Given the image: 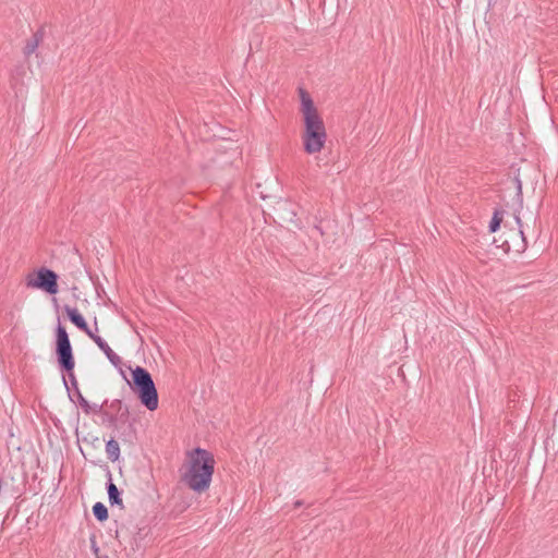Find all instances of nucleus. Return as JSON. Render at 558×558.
<instances>
[{
    "instance_id": "obj_1",
    "label": "nucleus",
    "mask_w": 558,
    "mask_h": 558,
    "mask_svg": "<svg viewBox=\"0 0 558 558\" xmlns=\"http://www.w3.org/2000/svg\"><path fill=\"white\" fill-rule=\"evenodd\" d=\"M301 99V112L303 114L304 130L302 142L304 151L308 155L319 153L326 143L327 132L323 118L311 95L303 88H299Z\"/></svg>"
},
{
    "instance_id": "obj_2",
    "label": "nucleus",
    "mask_w": 558,
    "mask_h": 558,
    "mask_svg": "<svg viewBox=\"0 0 558 558\" xmlns=\"http://www.w3.org/2000/svg\"><path fill=\"white\" fill-rule=\"evenodd\" d=\"M187 469L182 474V482L197 494L205 493L211 483L215 472L214 454L201 447H196L186 453Z\"/></svg>"
},
{
    "instance_id": "obj_3",
    "label": "nucleus",
    "mask_w": 558,
    "mask_h": 558,
    "mask_svg": "<svg viewBox=\"0 0 558 558\" xmlns=\"http://www.w3.org/2000/svg\"><path fill=\"white\" fill-rule=\"evenodd\" d=\"M56 353L58 356V363L60 367L70 374L72 381L75 383V377L73 375L74 368V357L72 353V347L70 343V339L68 332L64 327L61 325L57 328V348Z\"/></svg>"
},
{
    "instance_id": "obj_4",
    "label": "nucleus",
    "mask_w": 558,
    "mask_h": 558,
    "mask_svg": "<svg viewBox=\"0 0 558 558\" xmlns=\"http://www.w3.org/2000/svg\"><path fill=\"white\" fill-rule=\"evenodd\" d=\"M118 526L116 530V537L125 549L130 548L133 553L138 548L137 535L140 527L136 520H130L125 517L117 521Z\"/></svg>"
},
{
    "instance_id": "obj_5",
    "label": "nucleus",
    "mask_w": 558,
    "mask_h": 558,
    "mask_svg": "<svg viewBox=\"0 0 558 558\" xmlns=\"http://www.w3.org/2000/svg\"><path fill=\"white\" fill-rule=\"evenodd\" d=\"M26 286L33 289H41L49 294H56L58 292V276L54 271L41 267L36 277L34 275L26 277Z\"/></svg>"
},
{
    "instance_id": "obj_6",
    "label": "nucleus",
    "mask_w": 558,
    "mask_h": 558,
    "mask_svg": "<svg viewBox=\"0 0 558 558\" xmlns=\"http://www.w3.org/2000/svg\"><path fill=\"white\" fill-rule=\"evenodd\" d=\"M159 405V396L151 374L142 367V407L155 411Z\"/></svg>"
},
{
    "instance_id": "obj_7",
    "label": "nucleus",
    "mask_w": 558,
    "mask_h": 558,
    "mask_svg": "<svg viewBox=\"0 0 558 558\" xmlns=\"http://www.w3.org/2000/svg\"><path fill=\"white\" fill-rule=\"evenodd\" d=\"M64 311L69 317V319L82 331H88V325L85 322L84 317L80 314L77 308L70 307L69 305L64 306Z\"/></svg>"
},
{
    "instance_id": "obj_8",
    "label": "nucleus",
    "mask_w": 558,
    "mask_h": 558,
    "mask_svg": "<svg viewBox=\"0 0 558 558\" xmlns=\"http://www.w3.org/2000/svg\"><path fill=\"white\" fill-rule=\"evenodd\" d=\"M43 31H37L36 33H34L33 36L26 40V44L23 49L24 56L28 58L32 53H34L40 45V43L43 41Z\"/></svg>"
},
{
    "instance_id": "obj_9",
    "label": "nucleus",
    "mask_w": 558,
    "mask_h": 558,
    "mask_svg": "<svg viewBox=\"0 0 558 558\" xmlns=\"http://www.w3.org/2000/svg\"><path fill=\"white\" fill-rule=\"evenodd\" d=\"M94 342L98 345V348L106 354V356L108 357V360L114 365V366H119V364L121 363V360L119 357V355H117L112 350L111 348L108 345V343L101 338V337H97V338H94Z\"/></svg>"
},
{
    "instance_id": "obj_10",
    "label": "nucleus",
    "mask_w": 558,
    "mask_h": 558,
    "mask_svg": "<svg viewBox=\"0 0 558 558\" xmlns=\"http://www.w3.org/2000/svg\"><path fill=\"white\" fill-rule=\"evenodd\" d=\"M108 475H109V483L107 485V492H108L109 502L111 506L117 505L122 509L123 502H122V499L120 496V492H119L117 485L112 483L111 474L108 473Z\"/></svg>"
},
{
    "instance_id": "obj_11",
    "label": "nucleus",
    "mask_w": 558,
    "mask_h": 558,
    "mask_svg": "<svg viewBox=\"0 0 558 558\" xmlns=\"http://www.w3.org/2000/svg\"><path fill=\"white\" fill-rule=\"evenodd\" d=\"M131 372L132 379H128L122 368H120L121 374L123 375L124 379L126 380L130 388L140 396V366H136L135 368H132L131 366L128 367Z\"/></svg>"
},
{
    "instance_id": "obj_12",
    "label": "nucleus",
    "mask_w": 558,
    "mask_h": 558,
    "mask_svg": "<svg viewBox=\"0 0 558 558\" xmlns=\"http://www.w3.org/2000/svg\"><path fill=\"white\" fill-rule=\"evenodd\" d=\"M106 453L109 460L112 462L117 461L120 456L119 444L114 439H110L106 444Z\"/></svg>"
},
{
    "instance_id": "obj_13",
    "label": "nucleus",
    "mask_w": 558,
    "mask_h": 558,
    "mask_svg": "<svg viewBox=\"0 0 558 558\" xmlns=\"http://www.w3.org/2000/svg\"><path fill=\"white\" fill-rule=\"evenodd\" d=\"M93 513L95 518L100 522L108 519V509L102 502H96L93 506Z\"/></svg>"
},
{
    "instance_id": "obj_14",
    "label": "nucleus",
    "mask_w": 558,
    "mask_h": 558,
    "mask_svg": "<svg viewBox=\"0 0 558 558\" xmlns=\"http://www.w3.org/2000/svg\"><path fill=\"white\" fill-rule=\"evenodd\" d=\"M501 222H502V211L495 210L493 214L492 220L489 221V225H488L489 232L494 233L497 230H499Z\"/></svg>"
},
{
    "instance_id": "obj_15",
    "label": "nucleus",
    "mask_w": 558,
    "mask_h": 558,
    "mask_svg": "<svg viewBox=\"0 0 558 558\" xmlns=\"http://www.w3.org/2000/svg\"><path fill=\"white\" fill-rule=\"evenodd\" d=\"M4 319H5V322H7L9 325H12V326H14V327H16V326H17L19 319H17L16 314H15L13 311H10V312L5 313V315H4Z\"/></svg>"
},
{
    "instance_id": "obj_16",
    "label": "nucleus",
    "mask_w": 558,
    "mask_h": 558,
    "mask_svg": "<svg viewBox=\"0 0 558 558\" xmlns=\"http://www.w3.org/2000/svg\"><path fill=\"white\" fill-rule=\"evenodd\" d=\"M514 182H515V189H517V196L522 197V182L519 179V177L514 178Z\"/></svg>"
},
{
    "instance_id": "obj_17",
    "label": "nucleus",
    "mask_w": 558,
    "mask_h": 558,
    "mask_svg": "<svg viewBox=\"0 0 558 558\" xmlns=\"http://www.w3.org/2000/svg\"><path fill=\"white\" fill-rule=\"evenodd\" d=\"M80 405L86 411L88 412V409H89V404L87 402V400L82 396L80 395Z\"/></svg>"
},
{
    "instance_id": "obj_18",
    "label": "nucleus",
    "mask_w": 558,
    "mask_h": 558,
    "mask_svg": "<svg viewBox=\"0 0 558 558\" xmlns=\"http://www.w3.org/2000/svg\"><path fill=\"white\" fill-rule=\"evenodd\" d=\"M89 338H92L94 340V338H97L99 337L98 335H96L95 332H93L89 328H88V331H84Z\"/></svg>"
},
{
    "instance_id": "obj_19",
    "label": "nucleus",
    "mask_w": 558,
    "mask_h": 558,
    "mask_svg": "<svg viewBox=\"0 0 558 558\" xmlns=\"http://www.w3.org/2000/svg\"><path fill=\"white\" fill-rule=\"evenodd\" d=\"M303 504H304L303 500H296L294 502V508H299V507L303 506Z\"/></svg>"
},
{
    "instance_id": "obj_20",
    "label": "nucleus",
    "mask_w": 558,
    "mask_h": 558,
    "mask_svg": "<svg viewBox=\"0 0 558 558\" xmlns=\"http://www.w3.org/2000/svg\"><path fill=\"white\" fill-rule=\"evenodd\" d=\"M515 221H517V223L521 227V219H520V217H519V216H515Z\"/></svg>"
},
{
    "instance_id": "obj_21",
    "label": "nucleus",
    "mask_w": 558,
    "mask_h": 558,
    "mask_svg": "<svg viewBox=\"0 0 558 558\" xmlns=\"http://www.w3.org/2000/svg\"><path fill=\"white\" fill-rule=\"evenodd\" d=\"M520 234H521V236H522V241L525 243V236H524V233H523V231H522V230H520Z\"/></svg>"
}]
</instances>
